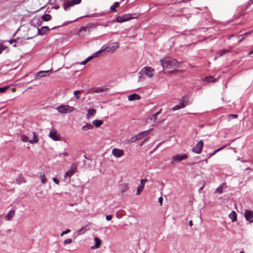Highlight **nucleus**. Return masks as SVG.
Returning a JSON list of instances; mask_svg holds the SVG:
<instances>
[{"label":"nucleus","mask_w":253,"mask_h":253,"mask_svg":"<svg viewBox=\"0 0 253 253\" xmlns=\"http://www.w3.org/2000/svg\"><path fill=\"white\" fill-rule=\"evenodd\" d=\"M163 69H172L178 66V63L174 58L167 57L161 60Z\"/></svg>","instance_id":"1"},{"label":"nucleus","mask_w":253,"mask_h":253,"mask_svg":"<svg viewBox=\"0 0 253 253\" xmlns=\"http://www.w3.org/2000/svg\"><path fill=\"white\" fill-rule=\"evenodd\" d=\"M188 155L186 154H176L173 155L171 159L170 163L174 164L175 163L180 162L183 160L187 159Z\"/></svg>","instance_id":"2"},{"label":"nucleus","mask_w":253,"mask_h":253,"mask_svg":"<svg viewBox=\"0 0 253 253\" xmlns=\"http://www.w3.org/2000/svg\"><path fill=\"white\" fill-rule=\"evenodd\" d=\"M119 46V42H114L112 43V45H108L105 47H104V46H102L101 49L99 51H100V54L104 51H106L108 52H111L112 53H113L115 52V49H117Z\"/></svg>","instance_id":"3"},{"label":"nucleus","mask_w":253,"mask_h":253,"mask_svg":"<svg viewBox=\"0 0 253 253\" xmlns=\"http://www.w3.org/2000/svg\"><path fill=\"white\" fill-rule=\"evenodd\" d=\"M57 110L59 113L66 114L74 111L75 108L68 105H61L57 108Z\"/></svg>","instance_id":"4"},{"label":"nucleus","mask_w":253,"mask_h":253,"mask_svg":"<svg viewBox=\"0 0 253 253\" xmlns=\"http://www.w3.org/2000/svg\"><path fill=\"white\" fill-rule=\"evenodd\" d=\"M132 18H133V17H132L131 14L127 13L122 16H118L116 19V21L119 23H122L128 21Z\"/></svg>","instance_id":"5"},{"label":"nucleus","mask_w":253,"mask_h":253,"mask_svg":"<svg viewBox=\"0 0 253 253\" xmlns=\"http://www.w3.org/2000/svg\"><path fill=\"white\" fill-rule=\"evenodd\" d=\"M48 136L54 141H60L61 139V136L57 130L53 129L49 133Z\"/></svg>","instance_id":"6"},{"label":"nucleus","mask_w":253,"mask_h":253,"mask_svg":"<svg viewBox=\"0 0 253 253\" xmlns=\"http://www.w3.org/2000/svg\"><path fill=\"white\" fill-rule=\"evenodd\" d=\"M203 145V141L201 140L192 148V152L197 154H200L202 152Z\"/></svg>","instance_id":"7"},{"label":"nucleus","mask_w":253,"mask_h":253,"mask_svg":"<svg viewBox=\"0 0 253 253\" xmlns=\"http://www.w3.org/2000/svg\"><path fill=\"white\" fill-rule=\"evenodd\" d=\"M77 169V166L76 164H72L69 170L65 173L64 177L70 178V177L74 174Z\"/></svg>","instance_id":"8"},{"label":"nucleus","mask_w":253,"mask_h":253,"mask_svg":"<svg viewBox=\"0 0 253 253\" xmlns=\"http://www.w3.org/2000/svg\"><path fill=\"white\" fill-rule=\"evenodd\" d=\"M112 154L116 158H119L124 155V151L123 149L118 148H113L112 150Z\"/></svg>","instance_id":"9"},{"label":"nucleus","mask_w":253,"mask_h":253,"mask_svg":"<svg viewBox=\"0 0 253 253\" xmlns=\"http://www.w3.org/2000/svg\"><path fill=\"white\" fill-rule=\"evenodd\" d=\"M148 181V179L146 178L142 179L140 180V184L137 188V191L136 194V195H139L140 193L143 191L145 183Z\"/></svg>","instance_id":"10"},{"label":"nucleus","mask_w":253,"mask_h":253,"mask_svg":"<svg viewBox=\"0 0 253 253\" xmlns=\"http://www.w3.org/2000/svg\"><path fill=\"white\" fill-rule=\"evenodd\" d=\"M245 218L250 223H253V211L249 210H245Z\"/></svg>","instance_id":"11"},{"label":"nucleus","mask_w":253,"mask_h":253,"mask_svg":"<svg viewBox=\"0 0 253 253\" xmlns=\"http://www.w3.org/2000/svg\"><path fill=\"white\" fill-rule=\"evenodd\" d=\"M187 103V102L185 100L183 99L178 104L174 106L172 108V110L174 111L176 110H178L181 108H183L185 107Z\"/></svg>","instance_id":"12"},{"label":"nucleus","mask_w":253,"mask_h":253,"mask_svg":"<svg viewBox=\"0 0 253 253\" xmlns=\"http://www.w3.org/2000/svg\"><path fill=\"white\" fill-rule=\"evenodd\" d=\"M145 73L149 78H151L153 76L155 71L154 69L150 67H145L144 68Z\"/></svg>","instance_id":"13"},{"label":"nucleus","mask_w":253,"mask_h":253,"mask_svg":"<svg viewBox=\"0 0 253 253\" xmlns=\"http://www.w3.org/2000/svg\"><path fill=\"white\" fill-rule=\"evenodd\" d=\"M96 114V111L94 109H89L86 114V119L89 120L94 117Z\"/></svg>","instance_id":"14"},{"label":"nucleus","mask_w":253,"mask_h":253,"mask_svg":"<svg viewBox=\"0 0 253 253\" xmlns=\"http://www.w3.org/2000/svg\"><path fill=\"white\" fill-rule=\"evenodd\" d=\"M51 70H47V71H41L37 73L36 75V78H41L44 77L46 76V74L51 72Z\"/></svg>","instance_id":"15"},{"label":"nucleus","mask_w":253,"mask_h":253,"mask_svg":"<svg viewBox=\"0 0 253 253\" xmlns=\"http://www.w3.org/2000/svg\"><path fill=\"white\" fill-rule=\"evenodd\" d=\"M140 96L139 94L133 93L128 96V100L129 101H133L136 100H139L140 99Z\"/></svg>","instance_id":"16"},{"label":"nucleus","mask_w":253,"mask_h":253,"mask_svg":"<svg viewBox=\"0 0 253 253\" xmlns=\"http://www.w3.org/2000/svg\"><path fill=\"white\" fill-rule=\"evenodd\" d=\"M15 214V211L13 210H10L7 213V214L5 216V219L7 221L10 220L14 216Z\"/></svg>","instance_id":"17"},{"label":"nucleus","mask_w":253,"mask_h":253,"mask_svg":"<svg viewBox=\"0 0 253 253\" xmlns=\"http://www.w3.org/2000/svg\"><path fill=\"white\" fill-rule=\"evenodd\" d=\"M226 183H223L219 186H218L215 190L214 193L221 194L223 192V188H225Z\"/></svg>","instance_id":"18"},{"label":"nucleus","mask_w":253,"mask_h":253,"mask_svg":"<svg viewBox=\"0 0 253 253\" xmlns=\"http://www.w3.org/2000/svg\"><path fill=\"white\" fill-rule=\"evenodd\" d=\"M94 239L95 242V244L94 246H92L91 247V248L93 249H98L100 246V244L101 243V240L100 239H99V238H98L97 237H95Z\"/></svg>","instance_id":"19"},{"label":"nucleus","mask_w":253,"mask_h":253,"mask_svg":"<svg viewBox=\"0 0 253 253\" xmlns=\"http://www.w3.org/2000/svg\"><path fill=\"white\" fill-rule=\"evenodd\" d=\"M161 111H162V110L160 109L159 111L156 112L155 114H154L153 115L150 116L149 119L151 121L155 122L156 121V120L157 119L158 116L161 113Z\"/></svg>","instance_id":"20"},{"label":"nucleus","mask_w":253,"mask_h":253,"mask_svg":"<svg viewBox=\"0 0 253 253\" xmlns=\"http://www.w3.org/2000/svg\"><path fill=\"white\" fill-rule=\"evenodd\" d=\"M93 128V125L90 124H86L82 127V130L84 131H86L89 129Z\"/></svg>","instance_id":"21"},{"label":"nucleus","mask_w":253,"mask_h":253,"mask_svg":"<svg viewBox=\"0 0 253 253\" xmlns=\"http://www.w3.org/2000/svg\"><path fill=\"white\" fill-rule=\"evenodd\" d=\"M74 4L73 3L72 1H68L64 2L63 4V8L65 10H68L70 7L73 6Z\"/></svg>","instance_id":"22"},{"label":"nucleus","mask_w":253,"mask_h":253,"mask_svg":"<svg viewBox=\"0 0 253 253\" xmlns=\"http://www.w3.org/2000/svg\"><path fill=\"white\" fill-rule=\"evenodd\" d=\"M142 138V137H141V134H138L137 136H134V137H131L128 141V142L129 143H133V142H135L136 140H138V139H140Z\"/></svg>","instance_id":"23"},{"label":"nucleus","mask_w":253,"mask_h":253,"mask_svg":"<svg viewBox=\"0 0 253 253\" xmlns=\"http://www.w3.org/2000/svg\"><path fill=\"white\" fill-rule=\"evenodd\" d=\"M39 177L41 180V182L42 184H44L46 181V178L45 176L44 173L43 172H41L39 173Z\"/></svg>","instance_id":"24"},{"label":"nucleus","mask_w":253,"mask_h":253,"mask_svg":"<svg viewBox=\"0 0 253 253\" xmlns=\"http://www.w3.org/2000/svg\"><path fill=\"white\" fill-rule=\"evenodd\" d=\"M229 217L231 219L232 222H235L237 220L236 213L234 211H232L229 215Z\"/></svg>","instance_id":"25"},{"label":"nucleus","mask_w":253,"mask_h":253,"mask_svg":"<svg viewBox=\"0 0 253 253\" xmlns=\"http://www.w3.org/2000/svg\"><path fill=\"white\" fill-rule=\"evenodd\" d=\"M48 30L47 26L42 27L41 29H38V34L40 35H43Z\"/></svg>","instance_id":"26"},{"label":"nucleus","mask_w":253,"mask_h":253,"mask_svg":"<svg viewBox=\"0 0 253 253\" xmlns=\"http://www.w3.org/2000/svg\"><path fill=\"white\" fill-rule=\"evenodd\" d=\"M39 141V139L38 138L37 135L35 132H33V139L30 140L29 142L31 144H34L37 143Z\"/></svg>","instance_id":"27"},{"label":"nucleus","mask_w":253,"mask_h":253,"mask_svg":"<svg viewBox=\"0 0 253 253\" xmlns=\"http://www.w3.org/2000/svg\"><path fill=\"white\" fill-rule=\"evenodd\" d=\"M92 124L98 127L103 124V121L100 120H95L92 122Z\"/></svg>","instance_id":"28"},{"label":"nucleus","mask_w":253,"mask_h":253,"mask_svg":"<svg viewBox=\"0 0 253 253\" xmlns=\"http://www.w3.org/2000/svg\"><path fill=\"white\" fill-rule=\"evenodd\" d=\"M215 81V79L212 76L206 77L204 80V82L207 83L214 82Z\"/></svg>","instance_id":"29"},{"label":"nucleus","mask_w":253,"mask_h":253,"mask_svg":"<svg viewBox=\"0 0 253 253\" xmlns=\"http://www.w3.org/2000/svg\"><path fill=\"white\" fill-rule=\"evenodd\" d=\"M107 90V88L104 89L102 87H97L93 90V92L96 93H102L103 91Z\"/></svg>","instance_id":"30"},{"label":"nucleus","mask_w":253,"mask_h":253,"mask_svg":"<svg viewBox=\"0 0 253 253\" xmlns=\"http://www.w3.org/2000/svg\"><path fill=\"white\" fill-rule=\"evenodd\" d=\"M51 18V16L50 14H44L42 16V19L43 20L45 21H49Z\"/></svg>","instance_id":"31"},{"label":"nucleus","mask_w":253,"mask_h":253,"mask_svg":"<svg viewBox=\"0 0 253 253\" xmlns=\"http://www.w3.org/2000/svg\"><path fill=\"white\" fill-rule=\"evenodd\" d=\"M100 54V51L98 50L96 52H95L94 54H93L92 55V56H89L86 59L88 60V61H89L92 58L97 57L98 56V55Z\"/></svg>","instance_id":"32"},{"label":"nucleus","mask_w":253,"mask_h":253,"mask_svg":"<svg viewBox=\"0 0 253 253\" xmlns=\"http://www.w3.org/2000/svg\"><path fill=\"white\" fill-rule=\"evenodd\" d=\"M121 186H122V190H121V192H122V193H124V192H125L126 191H127V190H128V185H127L126 184V183H125V184H122V185H121Z\"/></svg>","instance_id":"33"},{"label":"nucleus","mask_w":253,"mask_h":253,"mask_svg":"<svg viewBox=\"0 0 253 253\" xmlns=\"http://www.w3.org/2000/svg\"><path fill=\"white\" fill-rule=\"evenodd\" d=\"M152 128L149 129L147 130L142 132L141 133H139V134H141V137L142 138L144 135L148 134L152 131Z\"/></svg>","instance_id":"34"},{"label":"nucleus","mask_w":253,"mask_h":253,"mask_svg":"<svg viewBox=\"0 0 253 253\" xmlns=\"http://www.w3.org/2000/svg\"><path fill=\"white\" fill-rule=\"evenodd\" d=\"M7 46L3 45L2 43H0V54L3 51L7 48Z\"/></svg>","instance_id":"35"},{"label":"nucleus","mask_w":253,"mask_h":253,"mask_svg":"<svg viewBox=\"0 0 253 253\" xmlns=\"http://www.w3.org/2000/svg\"><path fill=\"white\" fill-rule=\"evenodd\" d=\"M119 3L118 2H115L113 6L110 7L111 11L115 10V8L119 7Z\"/></svg>","instance_id":"36"},{"label":"nucleus","mask_w":253,"mask_h":253,"mask_svg":"<svg viewBox=\"0 0 253 253\" xmlns=\"http://www.w3.org/2000/svg\"><path fill=\"white\" fill-rule=\"evenodd\" d=\"M21 140L23 142H29L30 140H29L28 137L24 135L21 136Z\"/></svg>","instance_id":"37"},{"label":"nucleus","mask_w":253,"mask_h":253,"mask_svg":"<svg viewBox=\"0 0 253 253\" xmlns=\"http://www.w3.org/2000/svg\"><path fill=\"white\" fill-rule=\"evenodd\" d=\"M9 88V86H6L4 87H0V92L3 93L5 92L8 88Z\"/></svg>","instance_id":"38"},{"label":"nucleus","mask_w":253,"mask_h":253,"mask_svg":"<svg viewBox=\"0 0 253 253\" xmlns=\"http://www.w3.org/2000/svg\"><path fill=\"white\" fill-rule=\"evenodd\" d=\"M72 242V239H67L64 241L63 244L64 245H66L69 244L71 243Z\"/></svg>","instance_id":"39"},{"label":"nucleus","mask_w":253,"mask_h":253,"mask_svg":"<svg viewBox=\"0 0 253 253\" xmlns=\"http://www.w3.org/2000/svg\"><path fill=\"white\" fill-rule=\"evenodd\" d=\"M70 231H70V229H66V230H65V231H63V232L61 233V236H63V235H64V234H68V233H69V232H70Z\"/></svg>","instance_id":"40"},{"label":"nucleus","mask_w":253,"mask_h":253,"mask_svg":"<svg viewBox=\"0 0 253 253\" xmlns=\"http://www.w3.org/2000/svg\"><path fill=\"white\" fill-rule=\"evenodd\" d=\"M228 52H229L228 50L224 49L220 52V55L222 56L223 54H224Z\"/></svg>","instance_id":"41"},{"label":"nucleus","mask_w":253,"mask_h":253,"mask_svg":"<svg viewBox=\"0 0 253 253\" xmlns=\"http://www.w3.org/2000/svg\"><path fill=\"white\" fill-rule=\"evenodd\" d=\"M72 1L74 5L79 4L81 2V0H73Z\"/></svg>","instance_id":"42"},{"label":"nucleus","mask_w":253,"mask_h":253,"mask_svg":"<svg viewBox=\"0 0 253 253\" xmlns=\"http://www.w3.org/2000/svg\"><path fill=\"white\" fill-rule=\"evenodd\" d=\"M85 230L84 229V228H82V229H81L79 231V234H84L85 233Z\"/></svg>","instance_id":"43"},{"label":"nucleus","mask_w":253,"mask_h":253,"mask_svg":"<svg viewBox=\"0 0 253 253\" xmlns=\"http://www.w3.org/2000/svg\"><path fill=\"white\" fill-rule=\"evenodd\" d=\"M250 34V33H246L245 34H244L243 35H242L243 37L239 41V42H242V41H243L244 40V37L246 36H247V35H249V34Z\"/></svg>","instance_id":"44"},{"label":"nucleus","mask_w":253,"mask_h":253,"mask_svg":"<svg viewBox=\"0 0 253 253\" xmlns=\"http://www.w3.org/2000/svg\"><path fill=\"white\" fill-rule=\"evenodd\" d=\"M112 216L111 215H107L106 216V219L107 220V221H110L112 219Z\"/></svg>","instance_id":"45"},{"label":"nucleus","mask_w":253,"mask_h":253,"mask_svg":"<svg viewBox=\"0 0 253 253\" xmlns=\"http://www.w3.org/2000/svg\"><path fill=\"white\" fill-rule=\"evenodd\" d=\"M52 180L54 181V182L56 184H58L59 183V181L57 178H53Z\"/></svg>","instance_id":"46"},{"label":"nucleus","mask_w":253,"mask_h":253,"mask_svg":"<svg viewBox=\"0 0 253 253\" xmlns=\"http://www.w3.org/2000/svg\"><path fill=\"white\" fill-rule=\"evenodd\" d=\"M226 145H224L223 146H222V147H221L216 149L215 151H216V152H217L221 150L222 149H223L224 148L226 147Z\"/></svg>","instance_id":"47"},{"label":"nucleus","mask_w":253,"mask_h":253,"mask_svg":"<svg viewBox=\"0 0 253 253\" xmlns=\"http://www.w3.org/2000/svg\"><path fill=\"white\" fill-rule=\"evenodd\" d=\"M159 202L160 203L161 205H162V203H163V198L162 197H160L159 198Z\"/></svg>","instance_id":"48"},{"label":"nucleus","mask_w":253,"mask_h":253,"mask_svg":"<svg viewBox=\"0 0 253 253\" xmlns=\"http://www.w3.org/2000/svg\"><path fill=\"white\" fill-rule=\"evenodd\" d=\"M80 93V91H79L78 90H76L74 91V94L75 95H77V94H79Z\"/></svg>","instance_id":"49"},{"label":"nucleus","mask_w":253,"mask_h":253,"mask_svg":"<svg viewBox=\"0 0 253 253\" xmlns=\"http://www.w3.org/2000/svg\"><path fill=\"white\" fill-rule=\"evenodd\" d=\"M63 155L64 156L66 157V156H68V154L66 152H64V153L60 154V155Z\"/></svg>","instance_id":"50"},{"label":"nucleus","mask_w":253,"mask_h":253,"mask_svg":"<svg viewBox=\"0 0 253 253\" xmlns=\"http://www.w3.org/2000/svg\"><path fill=\"white\" fill-rule=\"evenodd\" d=\"M216 153H217L216 152V151L215 150L214 152H213L212 153H211L210 155H209V158L211 157L212 156L214 155Z\"/></svg>","instance_id":"51"},{"label":"nucleus","mask_w":253,"mask_h":253,"mask_svg":"<svg viewBox=\"0 0 253 253\" xmlns=\"http://www.w3.org/2000/svg\"><path fill=\"white\" fill-rule=\"evenodd\" d=\"M230 116L233 117V118H237V117H238V115H230Z\"/></svg>","instance_id":"52"},{"label":"nucleus","mask_w":253,"mask_h":253,"mask_svg":"<svg viewBox=\"0 0 253 253\" xmlns=\"http://www.w3.org/2000/svg\"><path fill=\"white\" fill-rule=\"evenodd\" d=\"M189 224L190 225V226H192L193 225V223H192V220H190L189 222Z\"/></svg>","instance_id":"53"},{"label":"nucleus","mask_w":253,"mask_h":253,"mask_svg":"<svg viewBox=\"0 0 253 253\" xmlns=\"http://www.w3.org/2000/svg\"><path fill=\"white\" fill-rule=\"evenodd\" d=\"M79 64H80L81 65H84L86 64V63H85V61L84 60V61H82V62L79 63Z\"/></svg>","instance_id":"54"},{"label":"nucleus","mask_w":253,"mask_h":253,"mask_svg":"<svg viewBox=\"0 0 253 253\" xmlns=\"http://www.w3.org/2000/svg\"><path fill=\"white\" fill-rule=\"evenodd\" d=\"M204 186H205V184H203V185L202 186H201V187L200 188L199 190H202L204 188Z\"/></svg>","instance_id":"55"},{"label":"nucleus","mask_w":253,"mask_h":253,"mask_svg":"<svg viewBox=\"0 0 253 253\" xmlns=\"http://www.w3.org/2000/svg\"><path fill=\"white\" fill-rule=\"evenodd\" d=\"M86 29H87V28L84 27L81 29V31H82V30L85 31Z\"/></svg>","instance_id":"56"},{"label":"nucleus","mask_w":253,"mask_h":253,"mask_svg":"<svg viewBox=\"0 0 253 253\" xmlns=\"http://www.w3.org/2000/svg\"><path fill=\"white\" fill-rule=\"evenodd\" d=\"M252 54H253V50L249 52V55H251Z\"/></svg>","instance_id":"57"},{"label":"nucleus","mask_w":253,"mask_h":253,"mask_svg":"<svg viewBox=\"0 0 253 253\" xmlns=\"http://www.w3.org/2000/svg\"><path fill=\"white\" fill-rule=\"evenodd\" d=\"M148 140V138H146V139L144 140V141L143 142V143H142V144L144 142H145V141H147Z\"/></svg>","instance_id":"58"},{"label":"nucleus","mask_w":253,"mask_h":253,"mask_svg":"<svg viewBox=\"0 0 253 253\" xmlns=\"http://www.w3.org/2000/svg\"><path fill=\"white\" fill-rule=\"evenodd\" d=\"M85 62L86 63H87L88 61V60H87V59H86L85 60H84Z\"/></svg>","instance_id":"59"},{"label":"nucleus","mask_w":253,"mask_h":253,"mask_svg":"<svg viewBox=\"0 0 253 253\" xmlns=\"http://www.w3.org/2000/svg\"><path fill=\"white\" fill-rule=\"evenodd\" d=\"M79 98H80V96H76V98H77V99H79Z\"/></svg>","instance_id":"60"},{"label":"nucleus","mask_w":253,"mask_h":253,"mask_svg":"<svg viewBox=\"0 0 253 253\" xmlns=\"http://www.w3.org/2000/svg\"><path fill=\"white\" fill-rule=\"evenodd\" d=\"M205 162H206V163H207L208 161H207V160H205Z\"/></svg>","instance_id":"61"},{"label":"nucleus","mask_w":253,"mask_h":253,"mask_svg":"<svg viewBox=\"0 0 253 253\" xmlns=\"http://www.w3.org/2000/svg\"><path fill=\"white\" fill-rule=\"evenodd\" d=\"M14 90H15V88H13V89H12V91H14Z\"/></svg>","instance_id":"62"}]
</instances>
